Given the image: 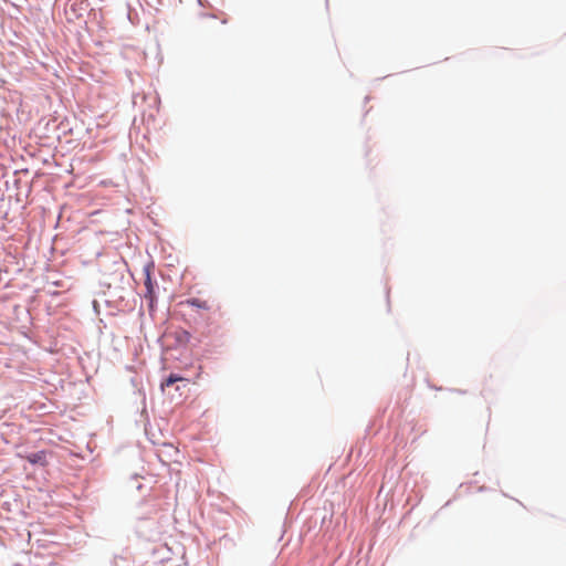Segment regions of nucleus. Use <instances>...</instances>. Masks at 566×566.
<instances>
[{
  "label": "nucleus",
  "mask_w": 566,
  "mask_h": 566,
  "mask_svg": "<svg viewBox=\"0 0 566 566\" xmlns=\"http://www.w3.org/2000/svg\"><path fill=\"white\" fill-rule=\"evenodd\" d=\"M88 10V2L87 0H69L64 12L67 21L74 22L76 20H80L84 17V14Z\"/></svg>",
  "instance_id": "obj_1"
},
{
  "label": "nucleus",
  "mask_w": 566,
  "mask_h": 566,
  "mask_svg": "<svg viewBox=\"0 0 566 566\" xmlns=\"http://www.w3.org/2000/svg\"><path fill=\"white\" fill-rule=\"evenodd\" d=\"M146 292L145 297L149 301V306L151 307L155 300H156V292H155V283L151 280L150 271L148 268L145 269V282H144Z\"/></svg>",
  "instance_id": "obj_2"
},
{
  "label": "nucleus",
  "mask_w": 566,
  "mask_h": 566,
  "mask_svg": "<svg viewBox=\"0 0 566 566\" xmlns=\"http://www.w3.org/2000/svg\"><path fill=\"white\" fill-rule=\"evenodd\" d=\"M20 457L23 458V455H21V454H20ZM24 459H27L32 464H40L42 467L48 464L45 451H39L35 453H31L29 455H25Z\"/></svg>",
  "instance_id": "obj_3"
},
{
  "label": "nucleus",
  "mask_w": 566,
  "mask_h": 566,
  "mask_svg": "<svg viewBox=\"0 0 566 566\" xmlns=\"http://www.w3.org/2000/svg\"><path fill=\"white\" fill-rule=\"evenodd\" d=\"M178 381H184V382H187L188 380L184 377H180L178 375H175V374H171L169 375L168 378H166L163 382H161V388L165 389L166 387H170L172 386L175 382H178Z\"/></svg>",
  "instance_id": "obj_4"
},
{
  "label": "nucleus",
  "mask_w": 566,
  "mask_h": 566,
  "mask_svg": "<svg viewBox=\"0 0 566 566\" xmlns=\"http://www.w3.org/2000/svg\"><path fill=\"white\" fill-rule=\"evenodd\" d=\"M187 304H189L191 306H195V307H198V308H203V310H208L209 308L207 302L206 301H201L199 298L188 300Z\"/></svg>",
  "instance_id": "obj_5"
},
{
  "label": "nucleus",
  "mask_w": 566,
  "mask_h": 566,
  "mask_svg": "<svg viewBox=\"0 0 566 566\" xmlns=\"http://www.w3.org/2000/svg\"><path fill=\"white\" fill-rule=\"evenodd\" d=\"M181 335H182V338H184L185 340H189V338H190V334H189L188 332L182 331V332H181Z\"/></svg>",
  "instance_id": "obj_6"
},
{
  "label": "nucleus",
  "mask_w": 566,
  "mask_h": 566,
  "mask_svg": "<svg viewBox=\"0 0 566 566\" xmlns=\"http://www.w3.org/2000/svg\"><path fill=\"white\" fill-rule=\"evenodd\" d=\"M156 4H161L163 3V0H153Z\"/></svg>",
  "instance_id": "obj_7"
}]
</instances>
